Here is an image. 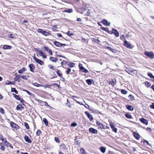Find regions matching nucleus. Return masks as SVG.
I'll return each mask as SVG.
<instances>
[{"instance_id": "nucleus-30", "label": "nucleus", "mask_w": 154, "mask_h": 154, "mask_svg": "<svg viewBox=\"0 0 154 154\" xmlns=\"http://www.w3.org/2000/svg\"><path fill=\"white\" fill-rule=\"evenodd\" d=\"M100 149L102 152L104 153L105 152L106 150V148L105 147H101L100 148Z\"/></svg>"}, {"instance_id": "nucleus-5", "label": "nucleus", "mask_w": 154, "mask_h": 154, "mask_svg": "<svg viewBox=\"0 0 154 154\" xmlns=\"http://www.w3.org/2000/svg\"><path fill=\"white\" fill-rule=\"evenodd\" d=\"M124 45L128 48H132L131 44L130 42L125 40L124 43Z\"/></svg>"}, {"instance_id": "nucleus-3", "label": "nucleus", "mask_w": 154, "mask_h": 154, "mask_svg": "<svg viewBox=\"0 0 154 154\" xmlns=\"http://www.w3.org/2000/svg\"><path fill=\"white\" fill-rule=\"evenodd\" d=\"M37 31L38 33H42V34L45 35L47 36L48 35L49 33L41 29H39L37 30Z\"/></svg>"}, {"instance_id": "nucleus-48", "label": "nucleus", "mask_w": 154, "mask_h": 154, "mask_svg": "<svg viewBox=\"0 0 154 154\" xmlns=\"http://www.w3.org/2000/svg\"><path fill=\"white\" fill-rule=\"evenodd\" d=\"M24 126L26 128V129H29V125L27 123H24Z\"/></svg>"}, {"instance_id": "nucleus-7", "label": "nucleus", "mask_w": 154, "mask_h": 154, "mask_svg": "<svg viewBox=\"0 0 154 154\" xmlns=\"http://www.w3.org/2000/svg\"><path fill=\"white\" fill-rule=\"evenodd\" d=\"M33 85L35 86H36L37 87H43L45 88H46L47 87H49V85H42L40 84H38L37 82H35L33 84Z\"/></svg>"}, {"instance_id": "nucleus-31", "label": "nucleus", "mask_w": 154, "mask_h": 154, "mask_svg": "<svg viewBox=\"0 0 154 154\" xmlns=\"http://www.w3.org/2000/svg\"><path fill=\"white\" fill-rule=\"evenodd\" d=\"M68 66L69 67H73L75 66V64L73 63H71L68 64Z\"/></svg>"}, {"instance_id": "nucleus-16", "label": "nucleus", "mask_w": 154, "mask_h": 154, "mask_svg": "<svg viewBox=\"0 0 154 154\" xmlns=\"http://www.w3.org/2000/svg\"><path fill=\"white\" fill-rule=\"evenodd\" d=\"M49 59L50 60L53 62H56L58 60L57 58L53 57H50Z\"/></svg>"}, {"instance_id": "nucleus-61", "label": "nucleus", "mask_w": 154, "mask_h": 154, "mask_svg": "<svg viewBox=\"0 0 154 154\" xmlns=\"http://www.w3.org/2000/svg\"><path fill=\"white\" fill-rule=\"evenodd\" d=\"M26 91L29 95H31V93L27 90H24Z\"/></svg>"}, {"instance_id": "nucleus-63", "label": "nucleus", "mask_w": 154, "mask_h": 154, "mask_svg": "<svg viewBox=\"0 0 154 154\" xmlns=\"http://www.w3.org/2000/svg\"><path fill=\"white\" fill-rule=\"evenodd\" d=\"M119 36V33L116 30V37H118Z\"/></svg>"}, {"instance_id": "nucleus-28", "label": "nucleus", "mask_w": 154, "mask_h": 154, "mask_svg": "<svg viewBox=\"0 0 154 154\" xmlns=\"http://www.w3.org/2000/svg\"><path fill=\"white\" fill-rule=\"evenodd\" d=\"M23 107L22 106L21 104H19L17 106L16 109L17 110H19L20 109H22Z\"/></svg>"}, {"instance_id": "nucleus-52", "label": "nucleus", "mask_w": 154, "mask_h": 154, "mask_svg": "<svg viewBox=\"0 0 154 154\" xmlns=\"http://www.w3.org/2000/svg\"><path fill=\"white\" fill-rule=\"evenodd\" d=\"M48 67H49V68H50L51 69H54V67L51 65V64L49 65H48Z\"/></svg>"}, {"instance_id": "nucleus-50", "label": "nucleus", "mask_w": 154, "mask_h": 154, "mask_svg": "<svg viewBox=\"0 0 154 154\" xmlns=\"http://www.w3.org/2000/svg\"><path fill=\"white\" fill-rule=\"evenodd\" d=\"M121 93L124 94H126L127 93V91L125 90H122L121 91Z\"/></svg>"}, {"instance_id": "nucleus-45", "label": "nucleus", "mask_w": 154, "mask_h": 154, "mask_svg": "<svg viewBox=\"0 0 154 154\" xmlns=\"http://www.w3.org/2000/svg\"><path fill=\"white\" fill-rule=\"evenodd\" d=\"M145 85L148 88L149 87L150 85V84L148 82H145Z\"/></svg>"}, {"instance_id": "nucleus-12", "label": "nucleus", "mask_w": 154, "mask_h": 154, "mask_svg": "<svg viewBox=\"0 0 154 154\" xmlns=\"http://www.w3.org/2000/svg\"><path fill=\"white\" fill-rule=\"evenodd\" d=\"M89 131L90 132L93 134H97V130L91 128H89Z\"/></svg>"}, {"instance_id": "nucleus-42", "label": "nucleus", "mask_w": 154, "mask_h": 154, "mask_svg": "<svg viewBox=\"0 0 154 154\" xmlns=\"http://www.w3.org/2000/svg\"><path fill=\"white\" fill-rule=\"evenodd\" d=\"M101 29L102 30L105 31L106 32H108L109 31L108 28H105L103 27H101Z\"/></svg>"}, {"instance_id": "nucleus-51", "label": "nucleus", "mask_w": 154, "mask_h": 154, "mask_svg": "<svg viewBox=\"0 0 154 154\" xmlns=\"http://www.w3.org/2000/svg\"><path fill=\"white\" fill-rule=\"evenodd\" d=\"M70 103V102L69 101L68 99H67V102L66 103V105H68V106L69 107H71V104H69Z\"/></svg>"}, {"instance_id": "nucleus-19", "label": "nucleus", "mask_w": 154, "mask_h": 154, "mask_svg": "<svg viewBox=\"0 0 154 154\" xmlns=\"http://www.w3.org/2000/svg\"><path fill=\"white\" fill-rule=\"evenodd\" d=\"M114 123H112V122H110V125L111 128L113 129V131L115 132H116V128H115V126H114Z\"/></svg>"}, {"instance_id": "nucleus-41", "label": "nucleus", "mask_w": 154, "mask_h": 154, "mask_svg": "<svg viewBox=\"0 0 154 154\" xmlns=\"http://www.w3.org/2000/svg\"><path fill=\"white\" fill-rule=\"evenodd\" d=\"M66 34L69 36H73L74 35L73 33H70V32L69 31H68Z\"/></svg>"}, {"instance_id": "nucleus-54", "label": "nucleus", "mask_w": 154, "mask_h": 154, "mask_svg": "<svg viewBox=\"0 0 154 154\" xmlns=\"http://www.w3.org/2000/svg\"><path fill=\"white\" fill-rule=\"evenodd\" d=\"M55 140L58 143L60 140L59 139V138L58 137H55Z\"/></svg>"}, {"instance_id": "nucleus-62", "label": "nucleus", "mask_w": 154, "mask_h": 154, "mask_svg": "<svg viewBox=\"0 0 154 154\" xmlns=\"http://www.w3.org/2000/svg\"><path fill=\"white\" fill-rule=\"evenodd\" d=\"M0 149H1V150H2V151H4L5 150V148L4 147V146H2V147H1L0 148Z\"/></svg>"}, {"instance_id": "nucleus-40", "label": "nucleus", "mask_w": 154, "mask_h": 154, "mask_svg": "<svg viewBox=\"0 0 154 154\" xmlns=\"http://www.w3.org/2000/svg\"><path fill=\"white\" fill-rule=\"evenodd\" d=\"M125 116L127 118L129 119H131L132 118L131 116L129 114H125Z\"/></svg>"}, {"instance_id": "nucleus-49", "label": "nucleus", "mask_w": 154, "mask_h": 154, "mask_svg": "<svg viewBox=\"0 0 154 154\" xmlns=\"http://www.w3.org/2000/svg\"><path fill=\"white\" fill-rule=\"evenodd\" d=\"M0 112L2 114H4L5 113V111L4 109L2 108H0Z\"/></svg>"}, {"instance_id": "nucleus-47", "label": "nucleus", "mask_w": 154, "mask_h": 154, "mask_svg": "<svg viewBox=\"0 0 154 154\" xmlns=\"http://www.w3.org/2000/svg\"><path fill=\"white\" fill-rule=\"evenodd\" d=\"M72 97H73V98H73V100H74L76 102H77V103H79V104H81L80 103V102H79V101H77L76 100V99H75L74 98H77V97L76 96H72Z\"/></svg>"}, {"instance_id": "nucleus-37", "label": "nucleus", "mask_w": 154, "mask_h": 154, "mask_svg": "<svg viewBox=\"0 0 154 154\" xmlns=\"http://www.w3.org/2000/svg\"><path fill=\"white\" fill-rule=\"evenodd\" d=\"M86 82L89 85H90L92 84V81L90 79H87L86 80Z\"/></svg>"}, {"instance_id": "nucleus-25", "label": "nucleus", "mask_w": 154, "mask_h": 154, "mask_svg": "<svg viewBox=\"0 0 154 154\" xmlns=\"http://www.w3.org/2000/svg\"><path fill=\"white\" fill-rule=\"evenodd\" d=\"M126 108L129 110L132 111L133 110V107L132 106L129 105H127L126 106Z\"/></svg>"}, {"instance_id": "nucleus-34", "label": "nucleus", "mask_w": 154, "mask_h": 154, "mask_svg": "<svg viewBox=\"0 0 154 154\" xmlns=\"http://www.w3.org/2000/svg\"><path fill=\"white\" fill-rule=\"evenodd\" d=\"M148 75L150 78L152 79V80L154 82V76H153L151 73H149L148 74Z\"/></svg>"}, {"instance_id": "nucleus-60", "label": "nucleus", "mask_w": 154, "mask_h": 154, "mask_svg": "<svg viewBox=\"0 0 154 154\" xmlns=\"http://www.w3.org/2000/svg\"><path fill=\"white\" fill-rule=\"evenodd\" d=\"M150 107L151 108L154 109V103H152V104L150 106Z\"/></svg>"}, {"instance_id": "nucleus-1", "label": "nucleus", "mask_w": 154, "mask_h": 154, "mask_svg": "<svg viewBox=\"0 0 154 154\" xmlns=\"http://www.w3.org/2000/svg\"><path fill=\"white\" fill-rule=\"evenodd\" d=\"M126 71L129 74H130L131 73H133L134 74H137V70L133 69H132L131 68L128 67H126V69H125Z\"/></svg>"}, {"instance_id": "nucleus-38", "label": "nucleus", "mask_w": 154, "mask_h": 154, "mask_svg": "<svg viewBox=\"0 0 154 154\" xmlns=\"http://www.w3.org/2000/svg\"><path fill=\"white\" fill-rule=\"evenodd\" d=\"M67 70L66 71V73L67 74H69L71 72V69L68 68H66Z\"/></svg>"}, {"instance_id": "nucleus-43", "label": "nucleus", "mask_w": 154, "mask_h": 154, "mask_svg": "<svg viewBox=\"0 0 154 154\" xmlns=\"http://www.w3.org/2000/svg\"><path fill=\"white\" fill-rule=\"evenodd\" d=\"M42 57L43 59H45L47 57L45 55V53H43V52H42Z\"/></svg>"}, {"instance_id": "nucleus-27", "label": "nucleus", "mask_w": 154, "mask_h": 154, "mask_svg": "<svg viewBox=\"0 0 154 154\" xmlns=\"http://www.w3.org/2000/svg\"><path fill=\"white\" fill-rule=\"evenodd\" d=\"M5 145L7 146L11 147V148H13V147L12 145L9 142L7 141L5 143Z\"/></svg>"}, {"instance_id": "nucleus-14", "label": "nucleus", "mask_w": 154, "mask_h": 154, "mask_svg": "<svg viewBox=\"0 0 154 154\" xmlns=\"http://www.w3.org/2000/svg\"><path fill=\"white\" fill-rule=\"evenodd\" d=\"M133 135L135 138L137 140H139L140 138V136L139 134L136 132H134Z\"/></svg>"}, {"instance_id": "nucleus-44", "label": "nucleus", "mask_w": 154, "mask_h": 154, "mask_svg": "<svg viewBox=\"0 0 154 154\" xmlns=\"http://www.w3.org/2000/svg\"><path fill=\"white\" fill-rule=\"evenodd\" d=\"M19 75H16V77L14 78V80L15 81H18L19 80Z\"/></svg>"}, {"instance_id": "nucleus-29", "label": "nucleus", "mask_w": 154, "mask_h": 154, "mask_svg": "<svg viewBox=\"0 0 154 154\" xmlns=\"http://www.w3.org/2000/svg\"><path fill=\"white\" fill-rule=\"evenodd\" d=\"M80 151L81 154H86V152L85 149L83 148H81L80 149Z\"/></svg>"}, {"instance_id": "nucleus-6", "label": "nucleus", "mask_w": 154, "mask_h": 154, "mask_svg": "<svg viewBox=\"0 0 154 154\" xmlns=\"http://www.w3.org/2000/svg\"><path fill=\"white\" fill-rule=\"evenodd\" d=\"M79 67L80 68V69L83 72H85V73H88V71L85 69L84 67L82 66V65L81 63H79Z\"/></svg>"}, {"instance_id": "nucleus-26", "label": "nucleus", "mask_w": 154, "mask_h": 154, "mask_svg": "<svg viewBox=\"0 0 154 154\" xmlns=\"http://www.w3.org/2000/svg\"><path fill=\"white\" fill-rule=\"evenodd\" d=\"M11 46L7 45H4L3 47V48L4 49H11Z\"/></svg>"}, {"instance_id": "nucleus-23", "label": "nucleus", "mask_w": 154, "mask_h": 154, "mask_svg": "<svg viewBox=\"0 0 154 154\" xmlns=\"http://www.w3.org/2000/svg\"><path fill=\"white\" fill-rule=\"evenodd\" d=\"M63 12H67L68 13H71L73 12V10L72 9H67L66 10L63 11Z\"/></svg>"}, {"instance_id": "nucleus-21", "label": "nucleus", "mask_w": 154, "mask_h": 154, "mask_svg": "<svg viewBox=\"0 0 154 154\" xmlns=\"http://www.w3.org/2000/svg\"><path fill=\"white\" fill-rule=\"evenodd\" d=\"M26 70V68L25 67H23L21 69L18 71V73L20 74L22 73Z\"/></svg>"}, {"instance_id": "nucleus-13", "label": "nucleus", "mask_w": 154, "mask_h": 154, "mask_svg": "<svg viewBox=\"0 0 154 154\" xmlns=\"http://www.w3.org/2000/svg\"><path fill=\"white\" fill-rule=\"evenodd\" d=\"M102 23L105 25L107 26H109L110 25V23L107 20L105 19H103L102 20Z\"/></svg>"}, {"instance_id": "nucleus-8", "label": "nucleus", "mask_w": 154, "mask_h": 154, "mask_svg": "<svg viewBox=\"0 0 154 154\" xmlns=\"http://www.w3.org/2000/svg\"><path fill=\"white\" fill-rule=\"evenodd\" d=\"M97 125L101 129H104L105 125L99 121H97L96 122Z\"/></svg>"}, {"instance_id": "nucleus-56", "label": "nucleus", "mask_w": 154, "mask_h": 154, "mask_svg": "<svg viewBox=\"0 0 154 154\" xmlns=\"http://www.w3.org/2000/svg\"><path fill=\"white\" fill-rule=\"evenodd\" d=\"M2 141L5 144L7 142L6 141V138L5 139H3L2 140Z\"/></svg>"}, {"instance_id": "nucleus-15", "label": "nucleus", "mask_w": 154, "mask_h": 154, "mask_svg": "<svg viewBox=\"0 0 154 154\" xmlns=\"http://www.w3.org/2000/svg\"><path fill=\"white\" fill-rule=\"evenodd\" d=\"M140 121L142 123H144L146 125L148 124V121L144 118H141L140 119Z\"/></svg>"}, {"instance_id": "nucleus-24", "label": "nucleus", "mask_w": 154, "mask_h": 154, "mask_svg": "<svg viewBox=\"0 0 154 154\" xmlns=\"http://www.w3.org/2000/svg\"><path fill=\"white\" fill-rule=\"evenodd\" d=\"M11 127L14 128H16L17 127V125L13 122H11Z\"/></svg>"}, {"instance_id": "nucleus-18", "label": "nucleus", "mask_w": 154, "mask_h": 154, "mask_svg": "<svg viewBox=\"0 0 154 154\" xmlns=\"http://www.w3.org/2000/svg\"><path fill=\"white\" fill-rule=\"evenodd\" d=\"M55 70L56 71V72L57 73V75L59 76L62 78V74L60 72V71L58 69H55Z\"/></svg>"}, {"instance_id": "nucleus-64", "label": "nucleus", "mask_w": 154, "mask_h": 154, "mask_svg": "<svg viewBox=\"0 0 154 154\" xmlns=\"http://www.w3.org/2000/svg\"><path fill=\"white\" fill-rule=\"evenodd\" d=\"M77 21L79 22H81L82 21V20L81 18H79L77 19Z\"/></svg>"}, {"instance_id": "nucleus-10", "label": "nucleus", "mask_w": 154, "mask_h": 154, "mask_svg": "<svg viewBox=\"0 0 154 154\" xmlns=\"http://www.w3.org/2000/svg\"><path fill=\"white\" fill-rule=\"evenodd\" d=\"M85 114L87 115L88 118L89 119L90 121H91L93 120V118L92 115L90 114L88 111H86L85 112Z\"/></svg>"}, {"instance_id": "nucleus-2", "label": "nucleus", "mask_w": 154, "mask_h": 154, "mask_svg": "<svg viewBox=\"0 0 154 154\" xmlns=\"http://www.w3.org/2000/svg\"><path fill=\"white\" fill-rule=\"evenodd\" d=\"M144 54L148 57L151 59H152L154 58V54L152 52L145 51Z\"/></svg>"}, {"instance_id": "nucleus-55", "label": "nucleus", "mask_w": 154, "mask_h": 154, "mask_svg": "<svg viewBox=\"0 0 154 154\" xmlns=\"http://www.w3.org/2000/svg\"><path fill=\"white\" fill-rule=\"evenodd\" d=\"M77 125V124L75 123H73L72 124L71 126L72 127L75 126Z\"/></svg>"}, {"instance_id": "nucleus-4", "label": "nucleus", "mask_w": 154, "mask_h": 154, "mask_svg": "<svg viewBox=\"0 0 154 154\" xmlns=\"http://www.w3.org/2000/svg\"><path fill=\"white\" fill-rule=\"evenodd\" d=\"M33 58L34 60L37 63H38L40 65H42L44 64V62L41 60H40L37 58L35 55L33 56Z\"/></svg>"}, {"instance_id": "nucleus-33", "label": "nucleus", "mask_w": 154, "mask_h": 154, "mask_svg": "<svg viewBox=\"0 0 154 154\" xmlns=\"http://www.w3.org/2000/svg\"><path fill=\"white\" fill-rule=\"evenodd\" d=\"M6 84L8 85L9 84H12V85H14L15 84V82L14 81L13 82H10L9 81H8L7 82H6Z\"/></svg>"}, {"instance_id": "nucleus-58", "label": "nucleus", "mask_w": 154, "mask_h": 154, "mask_svg": "<svg viewBox=\"0 0 154 154\" xmlns=\"http://www.w3.org/2000/svg\"><path fill=\"white\" fill-rule=\"evenodd\" d=\"M57 36L59 38L61 37L62 36L61 34L59 33H58L57 34Z\"/></svg>"}, {"instance_id": "nucleus-46", "label": "nucleus", "mask_w": 154, "mask_h": 154, "mask_svg": "<svg viewBox=\"0 0 154 154\" xmlns=\"http://www.w3.org/2000/svg\"><path fill=\"white\" fill-rule=\"evenodd\" d=\"M41 134V132L39 130H38L36 133V134L38 136H39Z\"/></svg>"}, {"instance_id": "nucleus-53", "label": "nucleus", "mask_w": 154, "mask_h": 154, "mask_svg": "<svg viewBox=\"0 0 154 154\" xmlns=\"http://www.w3.org/2000/svg\"><path fill=\"white\" fill-rule=\"evenodd\" d=\"M144 144L146 145L147 144L149 145L148 141L146 140H144L143 142Z\"/></svg>"}, {"instance_id": "nucleus-17", "label": "nucleus", "mask_w": 154, "mask_h": 154, "mask_svg": "<svg viewBox=\"0 0 154 154\" xmlns=\"http://www.w3.org/2000/svg\"><path fill=\"white\" fill-rule=\"evenodd\" d=\"M29 67L30 69V71L32 72H34L35 67L33 64H30L29 65Z\"/></svg>"}, {"instance_id": "nucleus-9", "label": "nucleus", "mask_w": 154, "mask_h": 154, "mask_svg": "<svg viewBox=\"0 0 154 154\" xmlns=\"http://www.w3.org/2000/svg\"><path fill=\"white\" fill-rule=\"evenodd\" d=\"M43 48L44 49V50L45 51L48 52L51 55H52L53 53L52 50L50 49L48 47L45 46L43 47Z\"/></svg>"}, {"instance_id": "nucleus-20", "label": "nucleus", "mask_w": 154, "mask_h": 154, "mask_svg": "<svg viewBox=\"0 0 154 154\" xmlns=\"http://www.w3.org/2000/svg\"><path fill=\"white\" fill-rule=\"evenodd\" d=\"M24 139L26 142L29 143H30L31 142V141L30 140L29 137L27 136L26 135L25 136Z\"/></svg>"}, {"instance_id": "nucleus-39", "label": "nucleus", "mask_w": 154, "mask_h": 154, "mask_svg": "<svg viewBox=\"0 0 154 154\" xmlns=\"http://www.w3.org/2000/svg\"><path fill=\"white\" fill-rule=\"evenodd\" d=\"M11 91L14 92L16 94H18V91L16 90L15 88H11Z\"/></svg>"}, {"instance_id": "nucleus-59", "label": "nucleus", "mask_w": 154, "mask_h": 154, "mask_svg": "<svg viewBox=\"0 0 154 154\" xmlns=\"http://www.w3.org/2000/svg\"><path fill=\"white\" fill-rule=\"evenodd\" d=\"M55 56H56V57H64L63 56H62V55H58L57 54H56L55 55Z\"/></svg>"}, {"instance_id": "nucleus-35", "label": "nucleus", "mask_w": 154, "mask_h": 154, "mask_svg": "<svg viewBox=\"0 0 154 154\" xmlns=\"http://www.w3.org/2000/svg\"><path fill=\"white\" fill-rule=\"evenodd\" d=\"M20 77L22 78L23 79L25 80H27L28 78L29 77L28 75H21Z\"/></svg>"}, {"instance_id": "nucleus-36", "label": "nucleus", "mask_w": 154, "mask_h": 154, "mask_svg": "<svg viewBox=\"0 0 154 154\" xmlns=\"http://www.w3.org/2000/svg\"><path fill=\"white\" fill-rule=\"evenodd\" d=\"M43 121L44 123H45V125H46L48 126V122L47 119L46 118H44L43 119Z\"/></svg>"}, {"instance_id": "nucleus-11", "label": "nucleus", "mask_w": 154, "mask_h": 154, "mask_svg": "<svg viewBox=\"0 0 154 154\" xmlns=\"http://www.w3.org/2000/svg\"><path fill=\"white\" fill-rule=\"evenodd\" d=\"M54 44L57 46L58 47H61L62 45H66V44H61L58 42L55 41L54 42Z\"/></svg>"}, {"instance_id": "nucleus-32", "label": "nucleus", "mask_w": 154, "mask_h": 154, "mask_svg": "<svg viewBox=\"0 0 154 154\" xmlns=\"http://www.w3.org/2000/svg\"><path fill=\"white\" fill-rule=\"evenodd\" d=\"M8 38H15V37L14 35L11 34H9L8 35Z\"/></svg>"}, {"instance_id": "nucleus-57", "label": "nucleus", "mask_w": 154, "mask_h": 154, "mask_svg": "<svg viewBox=\"0 0 154 154\" xmlns=\"http://www.w3.org/2000/svg\"><path fill=\"white\" fill-rule=\"evenodd\" d=\"M42 51H39L38 52L39 55L40 56H42Z\"/></svg>"}, {"instance_id": "nucleus-22", "label": "nucleus", "mask_w": 154, "mask_h": 154, "mask_svg": "<svg viewBox=\"0 0 154 154\" xmlns=\"http://www.w3.org/2000/svg\"><path fill=\"white\" fill-rule=\"evenodd\" d=\"M13 95L15 98L16 99L18 100L21 102H22V101L23 100L22 98L20 97L17 95L14 94H13Z\"/></svg>"}]
</instances>
